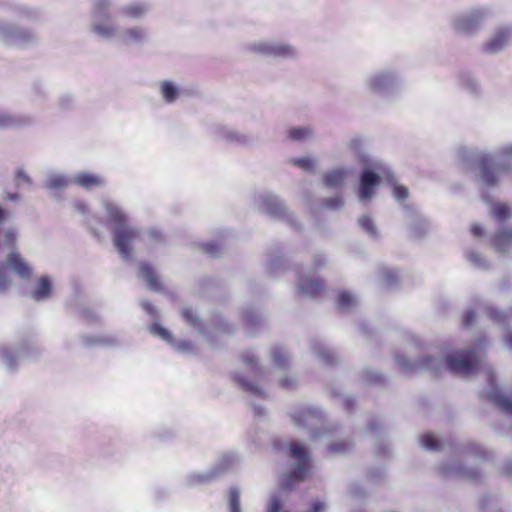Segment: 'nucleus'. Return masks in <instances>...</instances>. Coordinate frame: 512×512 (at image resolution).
<instances>
[{
    "instance_id": "obj_20",
    "label": "nucleus",
    "mask_w": 512,
    "mask_h": 512,
    "mask_svg": "<svg viewBox=\"0 0 512 512\" xmlns=\"http://www.w3.org/2000/svg\"><path fill=\"white\" fill-rule=\"evenodd\" d=\"M228 504L230 512H241L240 510V492L236 487H232L228 493Z\"/></svg>"
},
{
    "instance_id": "obj_7",
    "label": "nucleus",
    "mask_w": 512,
    "mask_h": 512,
    "mask_svg": "<svg viewBox=\"0 0 512 512\" xmlns=\"http://www.w3.org/2000/svg\"><path fill=\"white\" fill-rule=\"evenodd\" d=\"M298 288L304 295L315 297L324 291L325 284L321 279H310L303 275L298 280Z\"/></svg>"
},
{
    "instance_id": "obj_23",
    "label": "nucleus",
    "mask_w": 512,
    "mask_h": 512,
    "mask_svg": "<svg viewBox=\"0 0 512 512\" xmlns=\"http://www.w3.org/2000/svg\"><path fill=\"white\" fill-rule=\"evenodd\" d=\"M264 202L271 214L279 215L283 212V206L277 198L267 197Z\"/></svg>"
},
{
    "instance_id": "obj_46",
    "label": "nucleus",
    "mask_w": 512,
    "mask_h": 512,
    "mask_svg": "<svg viewBox=\"0 0 512 512\" xmlns=\"http://www.w3.org/2000/svg\"><path fill=\"white\" fill-rule=\"evenodd\" d=\"M280 385L284 388H290L293 386V381L288 378H284L280 380Z\"/></svg>"
},
{
    "instance_id": "obj_41",
    "label": "nucleus",
    "mask_w": 512,
    "mask_h": 512,
    "mask_svg": "<svg viewBox=\"0 0 512 512\" xmlns=\"http://www.w3.org/2000/svg\"><path fill=\"white\" fill-rule=\"evenodd\" d=\"M321 358L327 364H333L335 362L334 354L328 350H324L321 352Z\"/></svg>"
},
{
    "instance_id": "obj_9",
    "label": "nucleus",
    "mask_w": 512,
    "mask_h": 512,
    "mask_svg": "<svg viewBox=\"0 0 512 512\" xmlns=\"http://www.w3.org/2000/svg\"><path fill=\"white\" fill-rule=\"evenodd\" d=\"M140 276L147 282L148 288L152 291H162L161 281L156 276L152 266L149 263H141L139 267Z\"/></svg>"
},
{
    "instance_id": "obj_18",
    "label": "nucleus",
    "mask_w": 512,
    "mask_h": 512,
    "mask_svg": "<svg viewBox=\"0 0 512 512\" xmlns=\"http://www.w3.org/2000/svg\"><path fill=\"white\" fill-rule=\"evenodd\" d=\"M272 363L280 368H285L289 361V356L281 346H275L271 351Z\"/></svg>"
},
{
    "instance_id": "obj_48",
    "label": "nucleus",
    "mask_w": 512,
    "mask_h": 512,
    "mask_svg": "<svg viewBox=\"0 0 512 512\" xmlns=\"http://www.w3.org/2000/svg\"><path fill=\"white\" fill-rule=\"evenodd\" d=\"M5 199L9 200V201H16L19 199V194L18 193H7L5 196Z\"/></svg>"
},
{
    "instance_id": "obj_24",
    "label": "nucleus",
    "mask_w": 512,
    "mask_h": 512,
    "mask_svg": "<svg viewBox=\"0 0 512 512\" xmlns=\"http://www.w3.org/2000/svg\"><path fill=\"white\" fill-rule=\"evenodd\" d=\"M236 381L243 390L253 393V394H256V395H264V392L262 391V389H260L256 385L252 384L251 382L245 380L243 377L238 376L236 378Z\"/></svg>"
},
{
    "instance_id": "obj_17",
    "label": "nucleus",
    "mask_w": 512,
    "mask_h": 512,
    "mask_svg": "<svg viewBox=\"0 0 512 512\" xmlns=\"http://www.w3.org/2000/svg\"><path fill=\"white\" fill-rule=\"evenodd\" d=\"M346 172L343 169H333L324 178V185L329 188H337L344 182Z\"/></svg>"
},
{
    "instance_id": "obj_52",
    "label": "nucleus",
    "mask_w": 512,
    "mask_h": 512,
    "mask_svg": "<svg viewBox=\"0 0 512 512\" xmlns=\"http://www.w3.org/2000/svg\"><path fill=\"white\" fill-rule=\"evenodd\" d=\"M6 210L0 207V222L6 219Z\"/></svg>"
},
{
    "instance_id": "obj_55",
    "label": "nucleus",
    "mask_w": 512,
    "mask_h": 512,
    "mask_svg": "<svg viewBox=\"0 0 512 512\" xmlns=\"http://www.w3.org/2000/svg\"><path fill=\"white\" fill-rule=\"evenodd\" d=\"M3 356H4L5 358H9V356H10V352H9V350H8V349H4V350H3Z\"/></svg>"
},
{
    "instance_id": "obj_54",
    "label": "nucleus",
    "mask_w": 512,
    "mask_h": 512,
    "mask_svg": "<svg viewBox=\"0 0 512 512\" xmlns=\"http://www.w3.org/2000/svg\"><path fill=\"white\" fill-rule=\"evenodd\" d=\"M467 477H468L469 479H474V478H476V477H477V474H476V473H473V472H469V473H468V475H467Z\"/></svg>"
},
{
    "instance_id": "obj_21",
    "label": "nucleus",
    "mask_w": 512,
    "mask_h": 512,
    "mask_svg": "<svg viewBox=\"0 0 512 512\" xmlns=\"http://www.w3.org/2000/svg\"><path fill=\"white\" fill-rule=\"evenodd\" d=\"M420 443L425 449L431 451H436L441 448V445L438 442V440L430 433L422 435L420 438Z\"/></svg>"
},
{
    "instance_id": "obj_16",
    "label": "nucleus",
    "mask_w": 512,
    "mask_h": 512,
    "mask_svg": "<svg viewBox=\"0 0 512 512\" xmlns=\"http://www.w3.org/2000/svg\"><path fill=\"white\" fill-rule=\"evenodd\" d=\"M491 216L497 221H505L512 217V208L505 203H493L490 208Z\"/></svg>"
},
{
    "instance_id": "obj_13",
    "label": "nucleus",
    "mask_w": 512,
    "mask_h": 512,
    "mask_svg": "<svg viewBox=\"0 0 512 512\" xmlns=\"http://www.w3.org/2000/svg\"><path fill=\"white\" fill-rule=\"evenodd\" d=\"M52 291V284L48 277L41 276L36 288L32 291V298L36 301H42L48 298Z\"/></svg>"
},
{
    "instance_id": "obj_38",
    "label": "nucleus",
    "mask_w": 512,
    "mask_h": 512,
    "mask_svg": "<svg viewBox=\"0 0 512 512\" xmlns=\"http://www.w3.org/2000/svg\"><path fill=\"white\" fill-rule=\"evenodd\" d=\"M343 198L341 196H336L334 198H331V199H326L324 201L325 205L328 207V208H339L343 205Z\"/></svg>"
},
{
    "instance_id": "obj_56",
    "label": "nucleus",
    "mask_w": 512,
    "mask_h": 512,
    "mask_svg": "<svg viewBox=\"0 0 512 512\" xmlns=\"http://www.w3.org/2000/svg\"><path fill=\"white\" fill-rule=\"evenodd\" d=\"M97 6H98L99 10H101V9H103V8H104V4H103V3H101V2H99V3L97 4Z\"/></svg>"
},
{
    "instance_id": "obj_44",
    "label": "nucleus",
    "mask_w": 512,
    "mask_h": 512,
    "mask_svg": "<svg viewBox=\"0 0 512 512\" xmlns=\"http://www.w3.org/2000/svg\"><path fill=\"white\" fill-rule=\"evenodd\" d=\"M470 231L475 237H481L483 235V228L479 224H473L470 227Z\"/></svg>"
},
{
    "instance_id": "obj_25",
    "label": "nucleus",
    "mask_w": 512,
    "mask_h": 512,
    "mask_svg": "<svg viewBox=\"0 0 512 512\" xmlns=\"http://www.w3.org/2000/svg\"><path fill=\"white\" fill-rule=\"evenodd\" d=\"M311 134L308 128L294 127L289 130V138L292 140H303Z\"/></svg>"
},
{
    "instance_id": "obj_50",
    "label": "nucleus",
    "mask_w": 512,
    "mask_h": 512,
    "mask_svg": "<svg viewBox=\"0 0 512 512\" xmlns=\"http://www.w3.org/2000/svg\"><path fill=\"white\" fill-rule=\"evenodd\" d=\"M433 358L432 357H427V358H424L423 359V365L426 366V367H431V363L433 362Z\"/></svg>"
},
{
    "instance_id": "obj_11",
    "label": "nucleus",
    "mask_w": 512,
    "mask_h": 512,
    "mask_svg": "<svg viewBox=\"0 0 512 512\" xmlns=\"http://www.w3.org/2000/svg\"><path fill=\"white\" fill-rule=\"evenodd\" d=\"M493 245L497 251L505 253L512 246V229L498 231L494 236Z\"/></svg>"
},
{
    "instance_id": "obj_39",
    "label": "nucleus",
    "mask_w": 512,
    "mask_h": 512,
    "mask_svg": "<svg viewBox=\"0 0 512 512\" xmlns=\"http://www.w3.org/2000/svg\"><path fill=\"white\" fill-rule=\"evenodd\" d=\"M242 358H243V362L247 366L251 367L252 369H258L257 361H256V359H255V357L253 355H250V354L246 353V354H244L242 356Z\"/></svg>"
},
{
    "instance_id": "obj_4",
    "label": "nucleus",
    "mask_w": 512,
    "mask_h": 512,
    "mask_svg": "<svg viewBox=\"0 0 512 512\" xmlns=\"http://www.w3.org/2000/svg\"><path fill=\"white\" fill-rule=\"evenodd\" d=\"M289 456L297 461V466L293 471L284 475L281 488L292 490L296 482L303 481L308 477L311 463L305 447L296 441L289 444Z\"/></svg>"
},
{
    "instance_id": "obj_26",
    "label": "nucleus",
    "mask_w": 512,
    "mask_h": 512,
    "mask_svg": "<svg viewBox=\"0 0 512 512\" xmlns=\"http://www.w3.org/2000/svg\"><path fill=\"white\" fill-rule=\"evenodd\" d=\"M291 162L293 163V165L306 171L313 170L315 164L314 161L309 157L293 158Z\"/></svg>"
},
{
    "instance_id": "obj_8",
    "label": "nucleus",
    "mask_w": 512,
    "mask_h": 512,
    "mask_svg": "<svg viewBox=\"0 0 512 512\" xmlns=\"http://www.w3.org/2000/svg\"><path fill=\"white\" fill-rule=\"evenodd\" d=\"M489 402L494 404L502 413L512 416V400L503 395L499 390L493 389L487 394Z\"/></svg>"
},
{
    "instance_id": "obj_53",
    "label": "nucleus",
    "mask_w": 512,
    "mask_h": 512,
    "mask_svg": "<svg viewBox=\"0 0 512 512\" xmlns=\"http://www.w3.org/2000/svg\"><path fill=\"white\" fill-rule=\"evenodd\" d=\"M507 344L512 349V334L507 337Z\"/></svg>"
},
{
    "instance_id": "obj_14",
    "label": "nucleus",
    "mask_w": 512,
    "mask_h": 512,
    "mask_svg": "<svg viewBox=\"0 0 512 512\" xmlns=\"http://www.w3.org/2000/svg\"><path fill=\"white\" fill-rule=\"evenodd\" d=\"M481 19V14L460 18L456 23L457 29L462 32L472 33L477 30Z\"/></svg>"
},
{
    "instance_id": "obj_2",
    "label": "nucleus",
    "mask_w": 512,
    "mask_h": 512,
    "mask_svg": "<svg viewBox=\"0 0 512 512\" xmlns=\"http://www.w3.org/2000/svg\"><path fill=\"white\" fill-rule=\"evenodd\" d=\"M486 339H478L472 348L447 356L448 369L456 375L466 377L478 371L481 353L486 349Z\"/></svg>"
},
{
    "instance_id": "obj_31",
    "label": "nucleus",
    "mask_w": 512,
    "mask_h": 512,
    "mask_svg": "<svg viewBox=\"0 0 512 512\" xmlns=\"http://www.w3.org/2000/svg\"><path fill=\"white\" fill-rule=\"evenodd\" d=\"M317 413L313 409H308L307 411L303 412L302 415L299 417L295 416L294 421L297 424H300L301 422L307 423L310 418L316 417Z\"/></svg>"
},
{
    "instance_id": "obj_10",
    "label": "nucleus",
    "mask_w": 512,
    "mask_h": 512,
    "mask_svg": "<svg viewBox=\"0 0 512 512\" xmlns=\"http://www.w3.org/2000/svg\"><path fill=\"white\" fill-rule=\"evenodd\" d=\"M510 36V30L507 28L499 29L495 36L484 45V51L496 53L500 51L507 43Z\"/></svg>"
},
{
    "instance_id": "obj_40",
    "label": "nucleus",
    "mask_w": 512,
    "mask_h": 512,
    "mask_svg": "<svg viewBox=\"0 0 512 512\" xmlns=\"http://www.w3.org/2000/svg\"><path fill=\"white\" fill-rule=\"evenodd\" d=\"M475 319V312L473 310H468L465 312L463 317V326L468 327Z\"/></svg>"
},
{
    "instance_id": "obj_19",
    "label": "nucleus",
    "mask_w": 512,
    "mask_h": 512,
    "mask_svg": "<svg viewBox=\"0 0 512 512\" xmlns=\"http://www.w3.org/2000/svg\"><path fill=\"white\" fill-rule=\"evenodd\" d=\"M161 94L166 102L171 103L176 100L178 89L173 83L164 81L161 84Z\"/></svg>"
},
{
    "instance_id": "obj_15",
    "label": "nucleus",
    "mask_w": 512,
    "mask_h": 512,
    "mask_svg": "<svg viewBox=\"0 0 512 512\" xmlns=\"http://www.w3.org/2000/svg\"><path fill=\"white\" fill-rule=\"evenodd\" d=\"M256 52L264 54H273L278 56H285L292 54V48L289 46H269L266 44H256L253 46Z\"/></svg>"
},
{
    "instance_id": "obj_5",
    "label": "nucleus",
    "mask_w": 512,
    "mask_h": 512,
    "mask_svg": "<svg viewBox=\"0 0 512 512\" xmlns=\"http://www.w3.org/2000/svg\"><path fill=\"white\" fill-rule=\"evenodd\" d=\"M7 267L11 268L21 278H29L31 276L30 266L22 259L17 251H11L7 257V263H0V292L5 291L11 284Z\"/></svg>"
},
{
    "instance_id": "obj_34",
    "label": "nucleus",
    "mask_w": 512,
    "mask_h": 512,
    "mask_svg": "<svg viewBox=\"0 0 512 512\" xmlns=\"http://www.w3.org/2000/svg\"><path fill=\"white\" fill-rule=\"evenodd\" d=\"M394 197L398 200H405L408 195V189L405 186L402 185H396L393 189Z\"/></svg>"
},
{
    "instance_id": "obj_42",
    "label": "nucleus",
    "mask_w": 512,
    "mask_h": 512,
    "mask_svg": "<svg viewBox=\"0 0 512 512\" xmlns=\"http://www.w3.org/2000/svg\"><path fill=\"white\" fill-rule=\"evenodd\" d=\"M12 123L13 120L9 116L0 114V129L7 128L11 126Z\"/></svg>"
},
{
    "instance_id": "obj_29",
    "label": "nucleus",
    "mask_w": 512,
    "mask_h": 512,
    "mask_svg": "<svg viewBox=\"0 0 512 512\" xmlns=\"http://www.w3.org/2000/svg\"><path fill=\"white\" fill-rule=\"evenodd\" d=\"M144 10H145V8L143 5L134 4V5H130V6L126 7L124 9V12L126 15H128L130 17H139L144 13Z\"/></svg>"
},
{
    "instance_id": "obj_57",
    "label": "nucleus",
    "mask_w": 512,
    "mask_h": 512,
    "mask_svg": "<svg viewBox=\"0 0 512 512\" xmlns=\"http://www.w3.org/2000/svg\"><path fill=\"white\" fill-rule=\"evenodd\" d=\"M507 473H512V468L511 467H507Z\"/></svg>"
},
{
    "instance_id": "obj_6",
    "label": "nucleus",
    "mask_w": 512,
    "mask_h": 512,
    "mask_svg": "<svg viewBox=\"0 0 512 512\" xmlns=\"http://www.w3.org/2000/svg\"><path fill=\"white\" fill-rule=\"evenodd\" d=\"M380 177L373 171L365 169L361 175V188L359 191V199L368 201L374 195V188L379 185Z\"/></svg>"
},
{
    "instance_id": "obj_36",
    "label": "nucleus",
    "mask_w": 512,
    "mask_h": 512,
    "mask_svg": "<svg viewBox=\"0 0 512 512\" xmlns=\"http://www.w3.org/2000/svg\"><path fill=\"white\" fill-rule=\"evenodd\" d=\"M203 250L205 253L211 255V256H217L220 253V246L215 243H206L203 245Z\"/></svg>"
},
{
    "instance_id": "obj_32",
    "label": "nucleus",
    "mask_w": 512,
    "mask_h": 512,
    "mask_svg": "<svg viewBox=\"0 0 512 512\" xmlns=\"http://www.w3.org/2000/svg\"><path fill=\"white\" fill-rule=\"evenodd\" d=\"M484 311L487 317L495 322H501L504 319V316L495 308L487 307Z\"/></svg>"
},
{
    "instance_id": "obj_1",
    "label": "nucleus",
    "mask_w": 512,
    "mask_h": 512,
    "mask_svg": "<svg viewBox=\"0 0 512 512\" xmlns=\"http://www.w3.org/2000/svg\"><path fill=\"white\" fill-rule=\"evenodd\" d=\"M106 212L114 223L113 244L123 258H130L133 254V242L138 237V231L127 224V218L114 204L108 202L105 205Z\"/></svg>"
},
{
    "instance_id": "obj_43",
    "label": "nucleus",
    "mask_w": 512,
    "mask_h": 512,
    "mask_svg": "<svg viewBox=\"0 0 512 512\" xmlns=\"http://www.w3.org/2000/svg\"><path fill=\"white\" fill-rule=\"evenodd\" d=\"M16 180L18 183H20L21 181L22 182H26V183H30V178L28 177V175L25 174V172L22 170V169H18L17 172H16Z\"/></svg>"
},
{
    "instance_id": "obj_35",
    "label": "nucleus",
    "mask_w": 512,
    "mask_h": 512,
    "mask_svg": "<svg viewBox=\"0 0 512 512\" xmlns=\"http://www.w3.org/2000/svg\"><path fill=\"white\" fill-rule=\"evenodd\" d=\"M152 331L154 334L160 336L161 338L165 339V340H169L171 335H170V332L165 329L164 327H162L161 325H158V324H154L152 326Z\"/></svg>"
},
{
    "instance_id": "obj_33",
    "label": "nucleus",
    "mask_w": 512,
    "mask_h": 512,
    "mask_svg": "<svg viewBox=\"0 0 512 512\" xmlns=\"http://www.w3.org/2000/svg\"><path fill=\"white\" fill-rule=\"evenodd\" d=\"M350 447V443L347 441H342L339 443H334L328 447L330 453H339L344 452Z\"/></svg>"
},
{
    "instance_id": "obj_3",
    "label": "nucleus",
    "mask_w": 512,
    "mask_h": 512,
    "mask_svg": "<svg viewBox=\"0 0 512 512\" xmlns=\"http://www.w3.org/2000/svg\"><path fill=\"white\" fill-rule=\"evenodd\" d=\"M510 158H512V145L501 149L497 159L492 158L489 154L482 155L478 160V169L483 182L488 186L495 185L498 175L512 169L510 162L504 163L505 159Z\"/></svg>"
},
{
    "instance_id": "obj_28",
    "label": "nucleus",
    "mask_w": 512,
    "mask_h": 512,
    "mask_svg": "<svg viewBox=\"0 0 512 512\" xmlns=\"http://www.w3.org/2000/svg\"><path fill=\"white\" fill-rule=\"evenodd\" d=\"M95 33L103 37H110L114 33V27L111 24H96L93 27Z\"/></svg>"
},
{
    "instance_id": "obj_37",
    "label": "nucleus",
    "mask_w": 512,
    "mask_h": 512,
    "mask_svg": "<svg viewBox=\"0 0 512 512\" xmlns=\"http://www.w3.org/2000/svg\"><path fill=\"white\" fill-rule=\"evenodd\" d=\"M4 242L9 248H13L16 243V234L13 230L4 233Z\"/></svg>"
},
{
    "instance_id": "obj_30",
    "label": "nucleus",
    "mask_w": 512,
    "mask_h": 512,
    "mask_svg": "<svg viewBox=\"0 0 512 512\" xmlns=\"http://www.w3.org/2000/svg\"><path fill=\"white\" fill-rule=\"evenodd\" d=\"M182 317L192 326H196L198 323L197 315L191 308H183L181 310Z\"/></svg>"
},
{
    "instance_id": "obj_47",
    "label": "nucleus",
    "mask_w": 512,
    "mask_h": 512,
    "mask_svg": "<svg viewBox=\"0 0 512 512\" xmlns=\"http://www.w3.org/2000/svg\"><path fill=\"white\" fill-rule=\"evenodd\" d=\"M397 363L401 367V369L406 370L408 366V362L404 359V357H397L396 358Z\"/></svg>"
},
{
    "instance_id": "obj_22",
    "label": "nucleus",
    "mask_w": 512,
    "mask_h": 512,
    "mask_svg": "<svg viewBox=\"0 0 512 512\" xmlns=\"http://www.w3.org/2000/svg\"><path fill=\"white\" fill-rule=\"evenodd\" d=\"M336 303L339 308L347 309L353 305L354 297L349 292L341 291L337 295Z\"/></svg>"
},
{
    "instance_id": "obj_51",
    "label": "nucleus",
    "mask_w": 512,
    "mask_h": 512,
    "mask_svg": "<svg viewBox=\"0 0 512 512\" xmlns=\"http://www.w3.org/2000/svg\"><path fill=\"white\" fill-rule=\"evenodd\" d=\"M354 406V403L352 400L348 399L345 401V407L347 410H351Z\"/></svg>"
},
{
    "instance_id": "obj_49",
    "label": "nucleus",
    "mask_w": 512,
    "mask_h": 512,
    "mask_svg": "<svg viewBox=\"0 0 512 512\" xmlns=\"http://www.w3.org/2000/svg\"><path fill=\"white\" fill-rule=\"evenodd\" d=\"M75 207H76V209H77L79 212H81V213H84V212L86 211V208H87V207H86V204H84V203H82V202H77V203L75 204Z\"/></svg>"
},
{
    "instance_id": "obj_12",
    "label": "nucleus",
    "mask_w": 512,
    "mask_h": 512,
    "mask_svg": "<svg viewBox=\"0 0 512 512\" xmlns=\"http://www.w3.org/2000/svg\"><path fill=\"white\" fill-rule=\"evenodd\" d=\"M74 181L85 189H92L104 184V180L100 176L90 173H79L75 176Z\"/></svg>"
},
{
    "instance_id": "obj_45",
    "label": "nucleus",
    "mask_w": 512,
    "mask_h": 512,
    "mask_svg": "<svg viewBox=\"0 0 512 512\" xmlns=\"http://www.w3.org/2000/svg\"><path fill=\"white\" fill-rule=\"evenodd\" d=\"M128 35L133 39H139L142 36V32L139 29H131L128 31Z\"/></svg>"
},
{
    "instance_id": "obj_27",
    "label": "nucleus",
    "mask_w": 512,
    "mask_h": 512,
    "mask_svg": "<svg viewBox=\"0 0 512 512\" xmlns=\"http://www.w3.org/2000/svg\"><path fill=\"white\" fill-rule=\"evenodd\" d=\"M360 226L369 234L376 235V228L372 219L368 215H363L359 218Z\"/></svg>"
}]
</instances>
